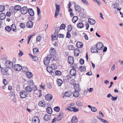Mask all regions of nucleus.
<instances>
[{
    "mask_svg": "<svg viewBox=\"0 0 123 123\" xmlns=\"http://www.w3.org/2000/svg\"><path fill=\"white\" fill-rule=\"evenodd\" d=\"M53 54L51 53L50 55H48L47 57H45L43 61L44 64L46 65H47L49 64L50 60L52 57V55Z\"/></svg>",
    "mask_w": 123,
    "mask_h": 123,
    "instance_id": "1",
    "label": "nucleus"
},
{
    "mask_svg": "<svg viewBox=\"0 0 123 123\" xmlns=\"http://www.w3.org/2000/svg\"><path fill=\"white\" fill-rule=\"evenodd\" d=\"M55 5L56 6V10L55 17L56 18L59 13L60 5L57 4L56 3H55Z\"/></svg>",
    "mask_w": 123,
    "mask_h": 123,
    "instance_id": "2",
    "label": "nucleus"
},
{
    "mask_svg": "<svg viewBox=\"0 0 123 123\" xmlns=\"http://www.w3.org/2000/svg\"><path fill=\"white\" fill-rule=\"evenodd\" d=\"M28 95L27 92L25 91H21L20 93V98H26Z\"/></svg>",
    "mask_w": 123,
    "mask_h": 123,
    "instance_id": "3",
    "label": "nucleus"
},
{
    "mask_svg": "<svg viewBox=\"0 0 123 123\" xmlns=\"http://www.w3.org/2000/svg\"><path fill=\"white\" fill-rule=\"evenodd\" d=\"M5 64L6 67L9 68H12L13 66V62L10 61H6Z\"/></svg>",
    "mask_w": 123,
    "mask_h": 123,
    "instance_id": "4",
    "label": "nucleus"
},
{
    "mask_svg": "<svg viewBox=\"0 0 123 123\" xmlns=\"http://www.w3.org/2000/svg\"><path fill=\"white\" fill-rule=\"evenodd\" d=\"M28 9L26 6H25L21 8L20 11L22 14H25L28 12Z\"/></svg>",
    "mask_w": 123,
    "mask_h": 123,
    "instance_id": "5",
    "label": "nucleus"
},
{
    "mask_svg": "<svg viewBox=\"0 0 123 123\" xmlns=\"http://www.w3.org/2000/svg\"><path fill=\"white\" fill-rule=\"evenodd\" d=\"M96 46L97 47V49H99L100 50L102 49H103V45L102 43L99 42L98 43Z\"/></svg>",
    "mask_w": 123,
    "mask_h": 123,
    "instance_id": "6",
    "label": "nucleus"
},
{
    "mask_svg": "<svg viewBox=\"0 0 123 123\" xmlns=\"http://www.w3.org/2000/svg\"><path fill=\"white\" fill-rule=\"evenodd\" d=\"M72 92L70 90H68L66 91L64 93V96H63V98H64V96L67 97H69L72 95Z\"/></svg>",
    "mask_w": 123,
    "mask_h": 123,
    "instance_id": "7",
    "label": "nucleus"
},
{
    "mask_svg": "<svg viewBox=\"0 0 123 123\" xmlns=\"http://www.w3.org/2000/svg\"><path fill=\"white\" fill-rule=\"evenodd\" d=\"M72 68H73L70 70V74L72 76H75L76 75V71L74 69V66H72Z\"/></svg>",
    "mask_w": 123,
    "mask_h": 123,
    "instance_id": "8",
    "label": "nucleus"
},
{
    "mask_svg": "<svg viewBox=\"0 0 123 123\" xmlns=\"http://www.w3.org/2000/svg\"><path fill=\"white\" fill-rule=\"evenodd\" d=\"M21 6L19 5H15L14 7L12 6L11 7L10 9V10H11V9L13 10V11H14V10H15L18 11H19L20 9L21 10Z\"/></svg>",
    "mask_w": 123,
    "mask_h": 123,
    "instance_id": "9",
    "label": "nucleus"
},
{
    "mask_svg": "<svg viewBox=\"0 0 123 123\" xmlns=\"http://www.w3.org/2000/svg\"><path fill=\"white\" fill-rule=\"evenodd\" d=\"M32 123H39V120L37 117L35 116L32 118Z\"/></svg>",
    "mask_w": 123,
    "mask_h": 123,
    "instance_id": "10",
    "label": "nucleus"
},
{
    "mask_svg": "<svg viewBox=\"0 0 123 123\" xmlns=\"http://www.w3.org/2000/svg\"><path fill=\"white\" fill-rule=\"evenodd\" d=\"M13 68L16 71H19L21 69L22 67L19 64H15Z\"/></svg>",
    "mask_w": 123,
    "mask_h": 123,
    "instance_id": "11",
    "label": "nucleus"
},
{
    "mask_svg": "<svg viewBox=\"0 0 123 123\" xmlns=\"http://www.w3.org/2000/svg\"><path fill=\"white\" fill-rule=\"evenodd\" d=\"M33 22L31 21H28L26 24V26L28 28H31L33 27Z\"/></svg>",
    "mask_w": 123,
    "mask_h": 123,
    "instance_id": "12",
    "label": "nucleus"
},
{
    "mask_svg": "<svg viewBox=\"0 0 123 123\" xmlns=\"http://www.w3.org/2000/svg\"><path fill=\"white\" fill-rule=\"evenodd\" d=\"M80 53L79 49L78 48H76L74 50V55L75 56H78Z\"/></svg>",
    "mask_w": 123,
    "mask_h": 123,
    "instance_id": "13",
    "label": "nucleus"
},
{
    "mask_svg": "<svg viewBox=\"0 0 123 123\" xmlns=\"http://www.w3.org/2000/svg\"><path fill=\"white\" fill-rule=\"evenodd\" d=\"M45 99L48 101L51 100L53 98V96L50 94H48L45 96Z\"/></svg>",
    "mask_w": 123,
    "mask_h": 123,
    "instance_id": "14",
    "label": "nucleus"
},
{
    "mask_svg": "<svg viewBox=\"0 0 123 123\" xmlns=\"http://www.w3.org/2000/svg\"><path fill=\"white\" fill-rule=\"evenodd\" d=\"M8 70H7V68H2L1 72L2 74L4 75H7L8 74L7 73L8 72Z\"/></svg>",
    "mask_w": 123,
    "mask_h": 123,
    "instance_id": "15",
    "label": "nucleus"
},
{
    "mask_svg": "<svg viewBox=\"0 0 123 123\" xmlns=\"http://www.w3.org/2000/svg\"><path fill=\"white\" fill-rule=\"evenodd\" d=\"M68 61L69 64H72L74 62V59L72 57L69 56L68 58Z\"/></svg>",
    "mask_w": 123,
    "mask_h": 123,
    "instance_id": "16",
    "label": "nucleus"
},
{
    "mask_svg": "<svg viewBox=\"0 0 123 123\" xmlns=\"http://www.w3.org/2000/svg\"><path fill=\"white\" fill-rule=\"evenodd\" d=\"M78 121V119L76 116H74L72 117L71 120V123H76Z\"/></svg>",
    "mask_w": 123,
    "mask_h": 123,
    "instance_id": "17",
    "label": "nucleus"
},
{
    "mask_svg": "<svg viewBox=\"0 0 123 123\" xmlns=\"http://www.w3.org/2000/svg\"><path fill=\"white\" fill-rule=\"evenodd\" d=\"M30 15L31 16H33L34 15V12L32 8L28 9V12Z\"/></svg>",
    "mask_w": 123,
    "mask_h": 123,
    "instance_id": "18",
    "label": "nucleus"
},
{
    "mask_svg": "<svg viewBox=\"0 0 123 123\" xmlns=\"http://www.w3.org/2000/svg\"><path fill=\"white\" fill-rule=\"evenodd\" d=\"M26 91L28 92H30L32 91V88L29 86H28L25 87Z\"/></svg>",
    "mask_w": 123,
    "mask_h": 123,
    "instance_id": "19",
    "label": "nucleus"
},
{
    "mask_svg": "<svg viewBox=\"0 0 123 123\" xmlns=\"http://www.w3.org/2000/svg\"><path fill=\"white\" fill-rule=\"evenodd\" d=\"M74 87L76 91H80V88H79V85L78 84H75Z\"/></svg>",
    "mask_w": 123,
    "mask_h": 123,
    "instance_id": "20",
    "label": "nucleus"
},
{
    "mask_svg": "<svg viewBox=\"0 0 123 123\" xmlns=\"http://www.w3.org/2000/svg\"><path fill=\"white\" fill-rule=\"evenodd\" d=\"M38 105L40 106L44 107L46 105L45 103L43 101H41L39 102Z\"/></svg>",
    "mask_w": 123,
    "mask_h": 123,
    "instance_id": "21",
    "label": "nucleus"
},
{
    "mask_svg": "<svg viewBox=\"0 0 123 123\" xmlns=\"http://www.w3.org/2000/svg\"><path fill=\"white\" fill-rule=\"evenodd\" d=\"M88 22L90 23V24L94 25L95 23V20L89 18L88 19Z\"/></svg>",
    "mask_w": 123,
    "mask_h": 123,
    "instance_id": "22",
    "label": "nucleus"
},
{
    "mask_svg": "<svg viewBox=\"0 0 123 123\" xmlns=\"http://www.w3.org/2000/svg\"><path fill=\"white\" fill-rule=\"evenodd\" d=\"M84 24L82 22H80L77 24V26L79 28H82L83 27Z\"/></svg>",
    "mask_w": 123,
    "mask_h": 123,
    "instance_id": "23",
    "label": "nucleus"
},
{
    "mask_svg": "<svg viewBox=\"0 0 123 123\" xmlns=\"http://www.w3.org/2000/svg\"><path fill=\"white\" fill-rule=\"evenodd\" d=\"M26 74L27 77L29 78H31L33 75L31 73L29 72L26 73Z\"/></svg>",
    "mask_w": 123,
    "mask_h": 123,
    "instance_id": "24",
    "label": "nucleus"
},
{
    "mask_svg": "<svg viewBox=\"0 0 123 123\" xmlns=\"http://www.w3.org/2000/svg\"><path fill=\"white\" fill-rule=\"evenodd\" d=\"M50 116L49 115L46 114L45 115L44 118L45 120L48 121L50 119Z\"/></svg>",
    "mask_w": 123,
    "mask_h": 123,
    "instance_id": "25",
    "label": "nucleus"
},
{
    "mask_svg": "<svg viewBox=\"0 0 123 123\" xmlns=\"http://www.w3.org/2000/svg\"><path fill=\"white\" fill-rule=\"evenodd\" d=\"M79 91H74L73 92V95L75 97H78L79 95Z\"/></svg>",
    "mask_w": 123,
    "mask_h": 123,
    "instance_id": "26",
    "label": "nucleus"
},
{
    "mask_svg": "<svg viewBox=\"0 0 123 123\" xmlns=\"http://www.w3.org/2000/svg\"><path fill=\"white\" fill-rule=\"evenodd\" d=\"M76 45L78 48H81L83 47V43L81 42H77Z\"/></svg>",
    "mask_w": 123,
    "mask_h": 123,
    "instance_id": "27",
    "label": "nucleus"
},
{
    "mask_svg": "<svg viewBox=\"0 0 123 123\" xmlns=\"http://www.w3.org/2000/svg\"><path fill=\"white\" fill-rule=\"evenodd\" d=\"M11 30H12L14 32H16V26L14 24H13L11 25Z\"/></svg>",
    "mask_w": 123,
    "mask_h": 123,
    "instance_id": "28",
    "label": "nucleus"
},
{
    "mask_svg": "<svg viewBox=\"0 0 123 123\" xmlns=\"http://www.w3.org/2000/svg\"><path fill=\"white\" fill-rule=\"evenodd\" d=\"M74 6L75 10L77 11H80L81 9V8L80 6L78 5H75Z\"/></svg>",
    "mask_w": 123,
    "mask_h": 123,
    "instance_id": "29",
    "label": "nucleus"
},
{
    "mask_svg": "<svg viewBox=\"0 0 123 123\" xmlns=\"http://www.w3.org/2000/svg\"><path fill=\"white\" fill-rule=\"evenodd\" d=\"M57 83L59 86H61L63 82L62 80L60 79H58L57 80Z\"/></svg>",
    "mask_w": 123,
    "mask_h": 123,
    "instance_id": "30",
    "label": "nucleus"
},
{
    "mask_svg": "<svg viewBox=\"0 0 123 123\" xmlns=\"http://www.w3.org/2000/svg\"><path fill=\"white\" fill-rule=\"evenodd\" d=\"M33 51L34 54H37L39 52L38 49L37 48H35L33 49Z\"/></svg>",
    "mask_w": 123,
    "mask_h": 123,
    "instance_id": "31",
    "label": "nucleus"
},
{
    "mask_svg": "<svg viewBox=\"0 0 123 123\" xmlns=\"http://www.w3.org/2000/svg\"><path fill=\"white\" fill-rule=\"evenodd\" d=\"M47 111L49 114H51L52 112V109L50 107H48L46 109Z\"/></svg>",
    "mask_w": 123,
    "mask_h": 123,
    "instance_id": "32",
    "label": "nucleus"
},
{
    "mask_svg": "<svg viewBox=\"0 0 123 123\" xmlns=\"http://www.w3.org/2000/svg\"><path fill=\"white\" fill-rule=\"evenodd\" d=\"M5 15L4 13H2L0 14V18L1 20L4 19L5 18Z\"/></svg>",
    "mask_w": 123,
    "mask_h": 123,
    "instance_id": "33",
    "label": "nucleus"
},
{
    "mask_svg": "<svg viewBox=\"0 0 123 123\" xmlns=\"http://www.w3.org/2000/svg\"><path fill=\"white\" fill-rule=\"evenodd\" d=\"M21 69H22V72H27L28 71V70L27 67L26 66L23 67H22Z\"/></svg>",
    "mask_w": 123,
    "mask_h": 123,
    "instance_id": "34",
    "label": "nucleus"
},
{
    "mask_svg": "<svg viewBox=\"0 0 123 123\" xmlns=\"http://www.w3.org/2000/svg\"><path fill=\"white\" fill-rule=\"evenodd\" d=\"M9 96L11 98L14 96H15L14 91V90L10 92L9 93Z\"/></svg>",
    "mask_w": 123,
    "mask_h": 123,
    "instance_id": "35",
    "label": "nucleus"
},
{
    "mask_svg": "<svg viewBox=\"0 0 123 123\" xmlns=\"http://www.w3.org/2000/svg\"><path fill=\"white\" fill-rule=\"evenodd\" d=\"M78 17L77 16L74 17L72 19V21L73 23H75L78 19Z\"/></svg>",
    "mask_w": 123,
    "mask_h": 123,
    "instance_id": "36",
    "label": "nucleus"
},
{
    "mask_svg": "<svg viewBox=\"0 0 123 123\" xmlns=\"http://www.w3.org/2000/svg\"><path fill=\"white\" fill-rule=\"evenodd\" d=\"M47 71L49 73H52L53 72L52 68H51L50 67L48 68V67H47Z\"/></svg>",
    "mask_w": 123,
    "mask_h": 123,
    "instance_id": "37",
    "label": "nucleus"
},
{
    "mask_svg": "<svg viewBox=\"0 0 123 123\" xmlns=\"http://www.w3.org/2000/svg\"><path fill=\"white\" fill-rule=\"evenodd\" d=\"M5 7L3 5L0 6V12H2L5 10Z\"/></svg>",
    "mask_w": 123,
    "mask_h": 123,
    "instance_id": "38",
    "label": "nucleus"
},
{
    "mask_svg": "<svg viewBox=\"0 0 123 123\" xmlns=\"http://www.w3.org/2000/svg\"><path fill=\"white\" fill-rule=\"evenodd\" d=\"M68 49L70 50H74V46L72 45H70L68 46Z\"/></svg>",
    "mask_w": 123,
    "mask_h": 123,
    "instance_id": "39",
    "label": "nucleus"
},
{
    "mask_svg": "<svg viewBox=\"0 0 123 123\" xmlns=\"http://www.w3.org/2000/svg\"><path fill=\"white\" fill-rule=\"evenodd\" d=\"M28 84L30 86L33 85L34 84V82L33 81L31 80H30L27 82Z\"/></svg>",
    "mask_w": 123,
    "mask_h": 123,
    "instance_id": "40",
    "label": "nucleus"
},
{
    "mask_svg": "<svg viewBox=\"0 0 123 123\" xmlns=\"http://www.w3.org/2000/svg\"><path fill=\"white\" fill-rule=\"evenodd\" d=\"M5 30L8 32H10L11 29V27L9 26H7L5 27Z\"/></svg>",
    "mask_w": 123,
    "mask_h": 123,
    "instance_id": "41",
    "label": "nucleus"
},
{
    "mask_svg": "<svg viewBox=\"0 0 123 123\" xmlns=\"http://www.w3.org/2000/svg\"><path fill=\"white\" fill-rule=\"evenodd\" d=\"M76 104L78 106H81L83 105V103L80 101L77 102H76Z\"/></svg>",
    "mask_w": 123,
    "mask_h": 123,
    "instance_id": "42",
    "label": "nucleus"
},
{
    "mask_svg": "<svg viewBox=\"0 0 123 123\" xmlns=\"http://www.w3.org/2000/svg\"><path fill=\"white\" fill-rule=\"evenodd\" d=\"M54 111L56 112H58L60 110V108L59 106H56L54 108Z\"/></svg>",
    "mask_w": 123,
    "mask_h": 123,
    "instance_id": "43",
    "label": "nucleus"
},
{
    "mask_svg": "<svg viewBox=\"0 0 123 123\" xmlns=\"http://www.w3.org/2000/svg\"><path fill=\"white\" fill-rule=\"evenodd\" d=\"M72 29V26L70 25H68V31L70 32V31Z\"/></svg>",
    "mask_w": 123,
    "mask_h": 123,
    "instance_id": "44",
    "label": "nucleus"
},
{
    "mask_svg": "<svg viewBox=\"0 0 123 123\" xmlns=\"http://www.w3.org/2000/svg\"><path fill=\"white\" fill-rule=\"evenodd\" d=\"M41 37V36L39 35H38L36 37L37 41L38 42L40 41Z\"/></svg>",
    "mask_w": 123,
    "mask_h": 123,
    "instance_id": "45",
    "label": "nucleus"
},
{
    "mask_svg": "<svg viewBox=\"0 0 123 123\" xmlns=\"http://www.w3.org/2000/svg\"><path fill=\"white\" fill-rule=\"evenodd\" d=\"M82 2L84 4L86 5H89L88 3L86 0H81Z\"/></svg>",
    "mask_w": 123,
    "mask_h": 123,
    "instance_id": "46",
    "label": "nucleus"
},
{
    "mask_svg": "<svg viewBox=\"0 0 123 123\" xmlns=\"http://www.w3.org/2000/svg\"><path fill=\"white\" fill-rule=\"evenodd\" d=\"M80 70L81 71L83 72L86 70V69L85 67L83 66H81L80 67Z\"/></svg>",
    "mask_w": 123,
    "mask_h": 123,
    "instance_id": "47",
    "label": "nucleus"
},
{
    "mask_svg": "<svg viewBox=\"0 0 123 123\" xmlns=\"http://www.w3.org/2000/svg\"><path fill=\"white\" fill-rule=\"evenodd\" d=\"M55 74L56 75H60L61 74V72L57 70L55 72Z\"/></svg>",
    "mask_w": 123,
    "mask_h": 123,
    "instance_id": "48",
    "label": "nucleus"
},
{
    "mask_svg": "<svg viewBox=\"0 0 123 123\" xmlns=\"http://www.w3.org/2000/svg\"><path fill=\"white\" fill-rule=\"evenodd\" d=\"M19 26L20 27L22 28H25V24L23 23H20V24Z\"/></svg>",
    "mask_w": 123,
    "mask_h": 123,
    "instance_id": "49",
    "label": "nucleus"
},
{
    "mask_svg": "<svg viewBox=\"0 0 123 123\" xmlns=\"http://www.w3.org/2000/svg\"><path fill=\"white\" fill-rule=\"evenodd\" d=\"M67 110L70 111H73L74 109V107H72L71 106L69 107L68 108H67Z\"/></svg>",
    "mask_w": 123,
    "mask_h": 123,
    "instance_id": "50",
    "label": "nucleus"
},
{
    "mask_svg": "<svg viewBox=\"0 0 123 123\" xmlns=\"http://www.w3.org/2000/svg\"><path fill=\"white\" fill-rule=\"evenodd\" d=\"M91 52L93 53H98V50H97L96 49H93V50H91Z\"/></svg>",
    "mask_w": 123,
    "mask_h": 123,
    "instance_id": "51",
    "label": "nucleus"
},
{
    "mask_svg": "<svg viewBox=\"0 0 123 123\" xmlns=\"http://www.w3.org/2000/svg\"><path fill=\"white\" fill-rule=\"evenodd\" d=\"M60 30L61 29L59 27H56L55 28V31H56L57 33H59Z\"/></svg>",
    "mask_w": 123,
    "mask_h": 123,
    "instance_id": "52",
    "label": "nucleus"
},
{
    "mask_svg": "<svg viewBox=\"0 0 123 123\" xmlns=\"http://www.w3.org/2000/svg\"><path fill=\"white\" fill-rule=\"evenodd\" d=\"M65 25L63 24H62L61 25L60 28L61 29H64L65 28Z\"/></svg>",
    "mask_w": 123,
    "mask_h": 123,
    "instance_id": "53",
    "label": "nucleus"
},
{
    "mask_svg": "<svg viewBox=\"0 0 123 123\" xmlns=\"http://www.w3.org/2000/svg\"><path fill=\"white\" fill-rule=\"evenodd\" d=\"M32 90L34 91L37 90V86L35 85L32 88Z\"/></svg>",
    "mask_w": 123,
    "mask_h": 123,
    "instance_id": "54",
    "label": "nucleus"
},
{
    "mask_svg": "<svg viewBox=\"0 0 123 123\" xmlns=\"http://www.w3.org/2000/svg\"><path fill=\"white\" fill-rule=\"evenodd\" d=\"M33 35H29L28 36V41L27 44H29V43L30 42L32 37L33 36Z\"/></svg>",
    "mask_w": 123,
    "mask_h": 123,
    "instance_id": "55",
    "label": "nucleus"
},
{
    "mask_svg": "<svg viewBox=\"0 0 123 123\" xmlns=\"http://www.w3.org/2000/svg\"><path fill=\"white\" fill-rule=\"evenodd\" d=\"M12 100V101L13 102H16V98L15 97V96H14L11 98Z\"/></svg>",
    "mask_w": 123,
    "mask_h": 123,
    "instance_id": "56",
    "label": "nucleus"
},
{
    "mask_svg": "<svg viewBox=\"0 0 123 123\" xmlns=\"http://www.w3.org/2000/svg\"><path fill=\"white\" fill-rule=\"evenodd\" d=\"M80 63L81 65L84 64V60L82 58H81L80 59Z\"/></svg>",
    "mask_w": 123,
    "mask_h": 123,
    "instance_id": "57",
    "label": "nucleus"
},
{
    "mask_svg": "<svg viewBox=\"0 0 123 123\" xmlns=\"http://www.w3.org/2000/svg\"><path fill=\"white\" fill-rule=\"evenodd\" d=\"M91 110L93 112H95L97 111V109L96 108L94 107H92Z\"/></svg>",
    "mask_w": 123,
    "mask_h": 123,
    "instance_id": "58",
    "label": "nucleus"
},
{
    "mask_svg": "<svg viewBox=\"0 0 123 123\" xmlns=\"http://www.w3.org/2000/svg\"><path fill=\"white\" fill-rule=\"evenodd\" d=\"M71 37V34L69 32H68L67 34L66 37L70 38Z\"/></svg>",
    "mask_w": 123,
    "mask_h": 123,
    "instance_id": "59",
    "label": "nucleus"
},
{
    "mask_svg": "<svg viewBox=\"0 0 123 123\" xmlns=\"http://www.w3.org/2000/svg\"><path fill=\"white\" fill-rule=\"evenodd\" d=\"M73 111L74 112H76L79 111V109H76V107L75 106L74 107Z\"/></svg>",
    "mask_w": 123,
    "mask_h": 123,
    "instance_id": "60",
    "label": "nucleus"
},
{
    "mask_svg": "<svg viewBox=\"0 0 123 123\" xmlns=\"http://www.w3.org/2000/svg\"><path fill=\"white\" fill-rule=\"evenodd\" d=\"M93 123H97L98 121L95 118H93L92 120Z\"/></svg>",
    "mask_w": 123,
    "mask_h": 123,
    "instance_id": "61",
    "label": "nucleus"
},
{
    "mask_svg": "<svg viewBox=\"0 0 123 123\" xmlns=\"http://www.w3.org/2000/svg\"><path fill=\"white\" fill-rule=\"evenodd\" d=\"M63 112H61L59 115L58 116L60 117H61V118H62L63 117Z\"/></svg>",
    "mask_w": 123,
    "mask_h": 123,
    "instance_id": "62",
    "label": "nucleus"
},
{
    "mask_svg": "<svg viewBox=\"0 0 123 123\" xmlns=\"http://www.w3.org/2000/svg\"><path fill=\"white\" fill-rule=\"evenodd\" d=\"M101 121L104 123H108V122L106 120L104 119L103 118L101 119Z\"/></svg>",
    "mask_w": 123,
    "mask_h": 123,
    "instance_id": "63",
    "label": "nucleus"
},
{
    "mask_svg": "<svg viewBox=\"0 0 123 123\" xmlns=\"http://www.w3.org/2000/svg\"><path fill=\"white\" fill-rule=\"evenodd\" d=\"M3 82V83L5 85H6L7 84V82L5 79H4Z\"/></svg>",
    "mask_w": 123,
    "mask_h": 123,
    "instance_id": "64",
    "label": "nucleus"
}]
</instances>
